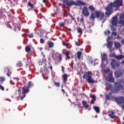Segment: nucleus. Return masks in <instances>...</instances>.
Listing matches in <instances>:
<instances>
[{"label": "nucleus", "instance_id": "f257e3e1", "mask_svg": "<svg viewBox=\"0 0 124 124\" xmlns=\"http://www.w3.org/2000/svg\"><path fill=\"white\" fill-rule=\"evenodd\" d=\"M121 3V0H116L113 2H111L106 7V12H105L107 16H110L112 14V11H113V8L114 7H120Z\"/></svg>", "mask_w": 124, "mask_h": 124}, {"label": "nucleus", "instance_id": "f03ea898", "mask_svg": "<svg viewBox=\"0 0 124 124\" xmlns=\"http://www.w3.org/2000/svg\"><path fill=\"white\" fill-rule=\"evenodd\" d=\"M62 2L63 6H65V5L67 6H72L73 5H75V6H78L79 5H86V3L81 0H78L76 2L74 0H63Z\"/></svg>", "mask_w": 124, "mask_h": 124}, {"label": "nucleus", "instance_id": "7ed1b4c3", "mask_svg": "<svg viewBox=\"0 0 124 124\" xmlns=\"http://www.w3.org/2000/svg\"><path fill=\"white\" fill-rule=\"evenodd\" d=\"M82 78L86 79L89 84L94 83V80L93 78V76L91 75V73L89 71L84 72L82 76Z\"/></svg>", "mask_w": 124, "mask_h": 124}, {"label": "nucleus", "instance_id": "20e7f679", "mask_svg": "<svg viewBox=\"0 0 124 124\" xmlns=\"http://www.w3.org/2000/svg\"><path fill=\"white\" fill-rule=\"evenodd\" d=\"M124 88V86L121 84V83L119 82H114V88L113 89V93H119L120 90H122Z\"/></svg>", "mask_w": 124, "mask_h": 124}, {"label": "nucleus", "instance_id": "39448f33", "mask_svg": "<svg viewBox=\"0 0 124 124\" xmlns=\"http://www.w3.org/2000/svg\"><path fill=\"white\" fill-rule=\"evenodd\" d=\"M29 91V89L26 86H24L22 88V93H19L18 96V97H20V100H23L24 97H26V93H28Z\"/></svg>", "mask_w": 124, "mask_h": 124}, {"label": "nucleus", "instance_id": "423d86ee", "mask_svg": "<svg viewBox=\"0 0 124 124\" xmlns=\"http://www.w3.org/2000/svg\"><path fill=\"white\" fill-rule=\"evenodd\" d=\"M110 65L111 66V68L115 70L117 69V68H119V67L121 66V63L117 62L116 60L113 59L110 62Z\"/></svg>", "mask_w": 124, "mask_h": 124}, {"label": "nucleus", "instance_id": "0eeeda50", "mask_svg": "<svg viewBox=\"0 0 124 124\" xmlns=\"http://www.w3.org/2000/svg\"><path fill=\"white\" fill-rule=\"evenodd\" d=\"M82 14L85 17H89L90 15V11H89V8L87 6H84L82 8Z\"/></svg>", "mask_w": 124, "mask_h": 124}, {"label": "nucleus", "instance_id": "6e6552de", "mask_svg": "<svg viewBox=\"0 0 124 124\" xmlns=\"http://www.w3.org/2000/svg\"><path fill=\"white\" fill-rule=\"evenodd\" d=\"M27 7H30V8L28 9V11H35V7L34 6V4H31V2H28L27 4Z\"/></svg>", "mask_w": 124, "mask_h": 124}, {"label": "nucleus", "instance_id": "1a4fd4ad", "mask_svg": "<svg viewBox=\"0 0 124 124\" xmlns=\"http://www.w3.org/2000/svg\"><path fill=\"white\" fill-rule=\"evenodd\" d=\"M114 100L118 103V104H122V103H124V97H115Z\"/></svg>", "mask_w": 124, "mask_h": 124}, {"label": "nucleus", "instance_id": "9d476101", "mask_svg": "<svg viewBox=\"0 0 124 124\" xmlns=\"http://www.w3.org/2000/svg\"><path fill=\"white\" fill-rule=\"evenodd\" d=\"M111 23L112 26L117 27V25H118V17L117 16H114L112 17Z\"/></svg>", "mask_w": 124, "mask_h": 124}, {"label": "nucleus", "instance_id": "9b49d317", "mask_svg": "<svg viewBox=\"0 0 124 124\" xmlns=\"http://www.w3.org/2000/svg\"><path fill=\"white\" fill-rule=\"evenodd\" d=\"M114 74L115 77L119 78V77H121V76L124 75V72H123V71H116L114 72Z\"/></svg>", "mask_w": 124, "mask_h": 124}, {"label": "nucleus", "instance_id": "f8f14e48", "mask_svg": "<svg viewBox=\"0 0 124 124\" xmlns=\"http://www.w3.org/2000/svg\"><path fill=\"white\" fill-rule=\"evenodd\" d=\"M109 116L111 118V119H115L117 116L115 115V112L113 111L112 110L109 112Z\"/></svg>", "mask_w": 124, "mask_h": 124}, {"label": "nucleus", "instance_id": "ddd939ff", "mask_svg": "<svg viewBox=\"0 0 124 124\" xmlns=\"http://www.w3.org/2000/svg\"><path fill=\"white\" fill-rule=\"evenodd\" d=\"M67 77L68 76L66 74H65L62 76L63 84H66V83L67 82Z\"/></svg>", "mask_w": 124, "mask_h": 124}, {"label": "nucleus", "instance_id": "4468645a", "mask_svg": "<svg viewBox=\"0 0 124 124\" xmlns=\"http://www.w3.org/2000/svg\"><path fill=\"white\" fill-rule=\"evenodd\" d=\"M4 71L5 72H6L7 76L8 77H10V75H11V71H10V69L8 68H5Z\"/></svg>", "mask_w": 124, "mask_h": 124}, {"label": "nucleus", "instance_id": "2eb2a0df", "mask_svg": "<svg viewBox=\"0 0 124 124\" xmlns=\"http://www.w3.org/2000/svg\"><path fill=\"white\" fill-rule=\"evenodd\" d=\"M109 76L110 77L108 78V82H111V83H114V82H115V78L112 77V75L111 74H109Z\"/></svg>", "mask_w": 124, "mask_h": 124}, {"label": "nucleus", "instance_id": "dca6fc26", "mask_svg": "<svg viewBox=\"0 0 124 124\" xmlns=\"http://www.w3.org/2000/svg\"><path fill=\"white\" fill-rule=\"evenodd\" d=\"M102 62H105L107 60V55L106 54L104 53L101 55Z\"/></svg>", "mask_w": 124, "mask_h": 124}, {"label": "nucleus", "instance_id": "f3484780", "mask_svg": "<svg viewBox=\"0 0 124 124\" xmlns=\"http://www.w3.org/2000/svg\"><path fill=\"white\" fill-rule=\"evenodd\" d=\"M124 56L123 55H119L115 56L116 60H117V61H121V60H123L124 59Z\"/></svg>", "mask_w": 124, "mask_h": 124}, {"label": "nucleus", "instance_id": "a211bd4d", "mask_svg": "<svg viewBox=\"0 0 124 124\" xmlns=\"http://www.w3.org/2000/svg\"><path fill=\"white\" fill-rule=\"evenodd\" d=\"M95 16H94V14H91L90 16L89 17V20L90 21H94V19H95Z\"/></svg>", "mask_w": 124, "mask_h": 124}, {"label": "nucleus", "instance_id": "6ab92c4d", "mask_svg": "<svg viewBox=\"0 0 124 124\" xmlns=\"http://www.w3.org/2000/svg\"><path fill=\"white\" fill-rule=\"evenodd\" d=\"M82 56V52L81 51H78L77 53V57L78 60H81V57Z\"/></svg>", "mask_w": 124, "mask_h": 124}, {"label": "nucleus", "instance_id": "aec40b11", "mask_svg": "<svg viewBox=\"0 0 124 124\" xmlns=\"http://www.w3.org/2000/svg\"><path fill=\"white\" fill-rule=\"evenodd\" d=\"M82 104L85 108H88L89 105H88V103H87V101L84 100L82 101Z\"/></svg>", "mask_w": 124, "mask_h": 124}, {"label": "nucleus", "instance_id": "412c9836", "mask_svg": "<svg viewBox=\"0 0 124 124\" xmlns=\"http://www.w3.org/2000/svg\"><path fill=\"white\" fill-rule=\"evenodd\" d=\"M101 12H100V11H95V17H96V18H98L99 17H100V14H101Z\"/></svg>", "mask_w": 124, "mask_h": 124}, {"label": "nucleus", "instance_id": "4be33fe9", "mask_svg": "<svg viewBox=\"0 0 124 124\" xmlns=\"http://www.w3.org/2000/svg\"><path fill=\"white\" fill-rule=\"evenodd\" d=\"M93 99L91 100V103L94 104V101H96V96L95 95L93 96Z\"/></svg>", "mask_w": 124, "mask_h": 124}, {"label": "nucleus", "instance_id": "5701e85b", "mask_svg": "<svg viewBox=\"0 0 124 124\" xmlns=\"http://www.w3.org/2000/svg\"><path fill=\"white\" fill-rule=\"evenodd\" d=\"M113 93V92H111L109 93V94L106 95V97L108 99H111V98H113V95H112V94Z\"/></svg>", "mask_w": 124, "mask_h": 124}, {"label": "nucleus", "instance_id": "b1692460", "mask_svg": "<svg viewBox=\"0 0 124 124\" xmlns=\"http://www.w3.org/2000/svg\"><path fill=\"white\" fill-rule=\"evenodd\" d=\"M113 46V43L111 41H108L107 47L108 48H112Z\"/></svg>", "mask_w": 124, "mask_h": 124}, {"label": "nucleus", "instance_id": "393cba45", "mask_svg": "<svg viewBox=\"0 0 124 124\" xmlns=\"http://www.w3.org/2000/svg\"><path fill=\"white\" fill-rule=\"evenodd\" d=\"M70 53V52H69V51L67 50L66 51V52L65 53V55L66 57V58L68 60H70V57H69V54Z\"/></svg>", "mask_w": 124, "mask_h": 124}, {"label": "nucleus", "instance_id": "a878e982", "mask_svg": "<svg viewBox=\"0 0 124 124\" xmlns=\"http://www.w3.org/2000/svg\"><path fill=\"white\" fill-rule=\"evenodd\" d=\"M57 59H58V62H61L62 61V56L61 54H59V56L57 57Z\"/></svg>", "mask_w": 124, "mask_h": 124}, {"label": "nucleus", "instance_id": "bb28decb", "mask_svg": "<svg viewBox=\"0 0 124 124\" xmlns=\"http://www.w3.org/2000/svg\"><path fill=\"white\" fill-rule=\"evenodd\" d=\"M94 109L96 111V112L97 113H99V112H100V110L99 109V107H98L97 106H95Z\"/></svg>", "mask_w": 124, "mask_h": 124}, {"label": "nucleus", "instance_id": "cd10ccee", "mask_svg": "<svg viewBox=\"0 0 124 124\" xmlns=\"http://www.w3.org/2000/svg\"><path fill=\"white\" fill-rule=\"evenodd\" d=\"M114 46L116 48H120L121 47V44L118 42L115 43Z\"/></svg>", "mask_w": 124, "mask_h": 124}, {"label": "nucleus", "instance_id": "c85d7f7f", "mask_svg": "<svg viewBox=\"0 0 124 124\" xmlns=\"http://www.w3.org/2000/svg\"><path fill=\"white\" fill-rule=\"evenodd\" d=\"M89 8L90 11H94L95 10V8L93 7V5L89 6Z\"/></svg>", "mask_w": 124, "mask_h": 124}, {"label": "nucleus", "instance_id": "c756f323", "mask_svg": "<svg viewBox=\"0 0 124 124\" xmlns=\"http://www.w3.org/2000/svg\"><path fill=\"white\" fill-rule=\"evenodd\" d=\"M31 87H33V84H32L31 81H29L28 84V88H31Z\"/></svg>", "mask_w": 124, "mask_h": 124}, {"label": "nucleus", "instance_id": "7c9ffc66", "mask_svg": "<svg viewBox=\"0 0 124 124\" xmlns=\"http://www.w3.org/2000/svg\"><path fill=\"white\" fill-rule=\"evenodd\" d=\"M77 32H78V33H82L83 30H82V29H81V28L78 27L77 29Z\"/></svg>", "mask_w": 124, "mask_h": 124}, {"label": "nucleus", "instance_id": "2f4dec72", "mask_svg": "<svg viewBox=\"0 0 124 124\" xmlns=\"http://www.w3.org/2000/svg\"><path fill=\"white\" fill-rule=\"evenodd\" d=\"M6 18V16L3 13L1 14L0 15V19H5Z\"/></svg>", "mask_w": 124, "mask_h": 124}, {"label": "nucleus", "instance_id": "473e14b6", "mask_svg": "<svg viewBox=\"0 0 124 124\" xmlns=\"http://www.w3.org/2000/svg\"><path fill=\"white\" fill-rule=\"evenodd\" d=\"M16 65L18 66V67H22V66H23V64L21 61H18V63L16 64Z\"/></svg>", "mask_w": 124, "mask_h": 124}, {"label": "nucleus", "instance_id": "72a5a7b5", "mask_svg": "<svg viewBox=\"0 0 124 124\" xmlns=\"http://www.w3.org/2000/svg\"><path fill=\"white\" fill-rule=\"evenodd\" d=\"M104 16H105V15H104V13L103 12L101 13L100 15L101 20H102L103 18H104Z\"/></svg>", "mask_w": 124, "mask_h": 124}, {"label": "nucleus", "instance_id": "f704fd0d", "mask_svg": "<svg viewBox=\"0 0 124 124\" xmlns=\"http://www.w3.org/2000/svg\"><path fill=\"white\" fill-rule=\"evenodd\" d=\"M48 46L49 48H52V47H54V43L51 42L50 43H48Z\"/></svg>", "mask_w": 124, "mask_h": 124}, {"label": "nucleus", "instance_id": "c9c22d12", "mask_svg": "<svg viewBox=\"0 0 124 124\" xmlns=\"http://www.w3.org/2000/svg\"><path fill=\"white\" fill-rule=\"evenodd\" d=\"M4 81H5V78L2 77H0V83H3Z\"/></svg>", "mask_w": 124, "mask_h": 124}, {"label": "nucleus", "instance_id": "e433bc0d", "mask_svg": "<svg viewBox=\"0 0 124 124\" xmlns=\"http://www.w3.org/2000/svg\"><path fill=\"white\" fill-rule=\"evenodd\" d=\"M26 52H30L31 51V48L29 46H26L25 47Z\"/></svg>", "mask_w": 124, "mask_h": 124}, {"label": "nucleus", "instance_id": "4c0bfd02", "mask_svg": "<svg viewBox=\"0 0 124 124\" xmlns=\"http://www.w3.org/2000/svg\"><path fill=\"white\" fill-rule=\"evenodd\" d=\"M105 34H107L108 35H110L111 32L109 30H107L106 31H105Z\"/></svg>", "mask_w": 124, "mask_h": 124}, {"label": "nucleus", "instance_id": "58836bf2", "mask_svg": "<svg viewBox=\"0 0 124 124\" xmlns=\"http://www.w3.org/2000/svg\"><path fill=\"white\" fill-rule=\"evenodd\" d=\"M119 24L122 25V26H124V20H119Z\"/></svg>", "mask_w": 124, "mask_h": 124}, {"label": "nucleus", "instance_id": "ea45409f", "mask_svg": "<svg viewBox=\"0 0 124 124\" xmlns=\"http://www.w3.org/2000/svg\"><path fill=\"white\" fill-rule=\"evenodd\" d=\"M105 73H110V69H107L104 70Z\"/></svg>", "mask_w": 124, "mask_h": 124}, {"label": "nucleus", "instance_id": "a19ab883", "mask_svg": "<svg viewBox=\"0 0 124 124\" xmlns=\"http://www.w3.org/2000/svg\"><path fill=\"white\" fill-rule=\"evenodd\" d=\"M54 85H55V86H56V87H60V84L59 82H54Z\"/></svg>", "mask_w": 124, "mask_h": 124}, {"label": "nucleus", "instance_id": "79ce46f5", "mask_svg": "<svg viewBox=\"0 0 124 124\" xmlns=\"http://www.w3.org/2000/svg\"><path fill=\"white\" fill-rule=\"evenodd\" d=\"M59 26L61 28H63V27L64 26V23H60Z\"/></svg>", "mask_w": 124, "mask_h": 124}, {"label": "nucleus", "instance_id": "37998d69", "mask_svg": "<svg viewBox=\"0 0 124 124\" xmlns=\"http://www.w3.org/2000/svg\"><path fill=\"white\" fill-rule=\"evenodd\" d=\"M120 20H123L124 19V14L121 15L120 16Z\"/></svg>", "mask_w": 124, "mask_h": 124}, {"label": "nucleus", "instance_id": "c03bdc74", "mask_svg": "<svg viewBox=\"0 0 124 124\" xmlns=\"http://www.w3.org/2000/svg\"><path fill=\"white\" fill-rule=\"evenodd\" d=\"M62 44L64 46H68V45H69V44H68V43H65V42H63Z\"/></svg>", "mask_w": 124, "mask_h": 124}, {"label": "nucleus", "instance_id": "a18cd8bd", "mask_svg": "<svg viewBox=\"0 0 124 124\" xmlns=\"http://www.w3.org/2000/svg\"><path fill=\"white\" fill-rule=\"evenodd\" d=\"M28 36L30 38H32V37H33V34L31 33L30 34H29Z\"/></svg>", "mask_w": 124, "mask_h": 124}, {"label": "nucleus", "instance_id": "49530a36", "mask_svg": "<svg viewBox=\"0 0 124 124\" xmlns=\"http://www.w3.org/2000/svg\"><path fill=\"white\" fill-rule=\"evenodd\" d=\"M0 90L1 91H4V87L0 84Z\"/></svg>", "mask_w": 124, "mask_h": 124}, {"label": "nucleus", "instance_id": "de8ad7c7", "mask_svg": "<svg viewBox=\"0 0 124 124\" xmlns=\"http://www.w3.org/2000/svg\"><path fill=\"white\" fill-rule=\"evenodd\" d=\"M44 42H45L44 39L42 38L40 39V43H41V44H43Z\"/></svg>", "mask_w": 124, "mask_h": 124}, {"label": "nucleus", "instance_id": "09e8293b", "mask_svg": "<svg viewBox=\"0 0 124 124\" xmlns=\"http://www.w3.org/2000/svg\"><path fill=\"white\" fill-rule=\"evenodd\" d=\"M108 88L109 89H110L111 90H112V89H113V87H112V85L109 84V85H108Z\"/></svg>", "mask_w": 124, "mask_h": 124}, {"label": "nucleus", "instance_id": "8fccbe9b", "mask_svg": "<svg viewBox=\"0 0 124 124\" xmlns=\"http://www.w3.org/2000/svg\"><path fill=\"white\" fill-rule=\"evenodd\" d=\"M112 35H114V36H116L117 35V32H112Z\"/></svg>", "mask_w": 124, "mask_h": 124}, {"label": "nucleus", "instance_id": "3c124183", "mask_svg": "<svg viewBox=\"0 0 124 124\" xmlns=\"http://www.w3.org/2000/svg\"><path fill=\"white\" fill-rule=\"evenodd\" d=\"M8 27L10 28V29H12V26H10V23H9L8 24Z\"/></svg>", "mask_w": 124, "mask_h": 124}, {"label": "nucleus", "instance_id": "603ef678", "mask_svg": "<svg viewBox=\"0 0 124 124\" xmlns=\"http://www.w3.org/2000/svg\"><path fill=\"white\" fill-rule=\"evenodd\" d=\"M62 72H64V67H63V66H62Z\"/></svg>", "mask_w": 124, "mask_h": 124}, {"label": "nucleus", "instance_id": "864d4df0", "mask_svg": "<svg viewBox=\"0 0 124 124\" xmlns=\"http://www.w3.org/2000/svg\"><path fill=\"white\" fill-rule=\"evenodd\" d=\"M111 57H112L113 58H116V57H117V55H116V54H111Z\"/></svg>", "mask_w": 124, "mask_h": 124}, {"label": "nucleus", "instance_id": "5fc2aeb1", "mask_svg": "<svg viewBox=\"0 0 124 124\" xmlns=\"http://www.w3.org/2000/svg\"><path fill=\"white\" fill-rule=\"evenodd\" d=\"M121 43L124 45V38L121 40Z\"/></svg>", "mask_w": 124, "mask_h": 124}, {"label": "nucleus", "instance_id": "6e6d98bb", "mask_svg": "<svg viewBox=\"0 0 124 124\" xmlns=\"http://www.w3.org/2000/svg\"><path fill=\"white\" fill-rule=\"evenodd\" d=\"M76 45L77 46H80V44H79V43H77L76 42Z\"/></svg>", "mask_w": 124, "mask_h": 124}, {"label": "nucleus", "instance_id": "4d7b16f0", "mask_svg": "<svg viewBox=\"0 0 124 124\" xmlns=\"http://www.w3.org/2000/svg\"><path fill=\"white\" fill-rule=\"evenodd\" d=\"M121 64H124V61H122L121 62H120Z\"/></svg>", "mask_w": 124, "mask_h": 124}, {"label": "nucleus", "instance_id": "13d9d810", "mask_svg": "<svg viewBox=\"0 0 124 124\" xmlns=\"http://www.w3.org/2000/svg\"><path fill=\"white\" fill-rule=\"evenodd\" d=\"M49 68H50V69H51V70L52 71V65H50V67H49Z\"/></svg>", "mask_w": 124, "mask_h": 124}, {"label": "nucleus", "instance_id": "bf43d9fd", "mask_svg": "<svg viewBox=\"0 0 124 124\" xmlns=\"http://www.w3.org/2000/svg\"><path fill=\"white\" fill-rule=\"evenodd\" d=\"M109 83L106 82V86H108V87L109 86Z\"/></svg>", "mask_w": 124, "mask_h": 124}, {"label": "nucleus", "instance_id": "052dcab7", "mask_svg": "<svg viewBox=\"0 0 124 124\" xmlns=\"http://www.w3.org/2000/svg\"><path fill=\"white\" fill-rule=\"evenodd\" d=\"M62 93H65V91H64V90L63 89H62Z\"/></svg>", "mask_w": 124, "mask_h": 124}, {"label": "nucleus", "instance_id": "680f3d73", "mask_svg": "<svg viewBox=\"0 0 124 124\" xmlns=\"http://www.w3.org/2000/svg\"><path fill=\"white\" fill-rule=\"evenodd\" d=\"M80 21H84V18L82 17V18L80 19Z\"/></svg>", "mask_w": 124, "mask_h": 124}, {"label": "nucleus", "instance_id": "e2e57ef3", "mask_svg": "<svg viewBox=\"0 0 124 124\" xmlns=\"http://www.w3.org/2000/svg\"><path fill=\"white\" fill-rule=\"evenodd\" d=\"M67 31H71V29L70 28H68Z\"/></svg>", "mask_w": 124, "mask_h": 124}, {"label": "nucleus", "instance_id": "0e129e2a", "mask_svg": "<svg viewBox=\"0 0 124 124\" xmlns=\"http://www.w3.org/2000/svg\"><path fill=\"white\" fill-rule=\"evenodd\" d=\"M7 100L10 102H11V100H10V99H7Z\"/></svg>", "mask_w": 124, "mask_h": 124}, {"label": "nucleus", "instance_id": "69168bd1", "mask_svg": "<svg viewBox=\"0 0 124 124\" xmlns=\"http://www.w3.org/2000/svg\"><path fill=\"white\" fill-rule=\"evenodd\" d=\"M18 91L19 93H20L21 92V89H18Z\"/></svg>", "mask_w": 124, "mask_h": 124}, {"label": "nucleus", "instance_id": "338daca9", "mask_svg": "<svg viewBox=\"0 0 124 124\" xmlns=\"http://www.w3.org/2000/svg\"><path fill=\"white\" fill-rule=\"evenodd\" d=\"M43 2H44V3H46V0H43Z\"/></svg>", "mask_w": 124, "mask_h": 124}, {"label": "nucleus", "instance_id": "774afa93", "mask_svg": "<svg viewBox=\"0 0 124 124\" xmlns=\"http://www.w3.org/2000/svg\"><path fill=\"white\" fill-rule=\"evenodd\" d=\"M72 20H75V19L73 17V16H72Z\"/></svg>", "mask_w": 124, "mask_h": 124}]
</instances>
